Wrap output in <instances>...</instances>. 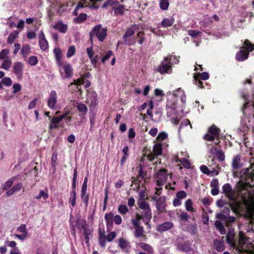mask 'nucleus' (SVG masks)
Listing matches in <instances>:
<instances>
[{
  "instance_id": "f257e3e1",
  "label": "nucleus",
  "mask_w": 254,
  "mask_h": 254,
  "mask_svg": "<svg viewBox=\"0 0 254 254\" xmlns=\"http://www.w3.org/2000/svg\"><path fill=\"white\" fill-rule=\"evenodd\" d=\"M173 97L168 98L166 104L167 116L171 118V121L174 125L179 124L180 119H178L177 104L176 97H180L181 102L185 104L186 102V96L185 91L181 88H178L172 93Z\"/></svg>"
},
{
  "instance_id": "f03ea898",
  "label": "nucleus",
  "mask_w": 254,
  "mask_h": 254,
  "mask_svg": "<svg viewBox=\"0 0 254 254\" xmlns=\"http://www.w3.org/2000/svg\"><path fill=\"white\" fill-rule=\"evenodd\" d=\"M226 241L230 246L236 249L240 253L245 251H251V249L247 245H251L252 244L249 241V239L245 237L244 233L242 231L239 232L238 244H236L234 241V234L230 232H228L227 234ZM250 247H252V246Z\"/></svg>"
},
{
  "instance_id": "7ed1b4c3",
  "label": "nucleus",
  "mask_w": 254,
  "mask_h": 254,
  "mask_svg": "<svg viewBox=\"0 0 254 254\" xmlns=\"http://www.w3.org/2000/svg\"><path fill=\"white\" fill-rule=\"evenodd\" d=\"M179 59L175 56H168L162 61L161 64L157 68L156 70L161 74H170L172 73V65L179 63Z\"/></svg>"
},
{
  "instance_id": "20e7f679",
  "label": "nucleus",
  "mask_w": 254,
  "mask_h": 254,
  "mask_svg": "<svg viewBox=\"0 0 254 254\" xmlns=\"http://www.w3.org/2000/svg\"><path fill=\"white\" fill-rule=\"evenodd\" d=\"M141 219V217L139 214H136L135 218L131 219V222L134 229V236L136 238L141 237L144 239H146V237L144 235V228L140 225Z\"/></svg>"
},
{
  "instance_id": "39448f33",
  "label": "nucleus",
  "mask_w": 254,
  "mask_h": 254,
  "mask_svg": "<svg viewBox=\"0 0 254 254\" xmlns=\"http://www.w3.org/2000/svg\"><path fill=\"white\" fill-rule=\"evenodd\" d=\"M243 48L247 51L241 50L236 54V59L238 61H243L248 59L249 52H252L254 49V45L248 40H246Z\"/></svg>"
},
{
  "instance_id": "423d86ee",
  "label": "nucleus",
  "mask_w": 254,
  "mask_h": 254,
  "mask_svg": "<svg viewBox=\"0 0 254 254\" xmlns=\"http://www.w3.org/2000/svg\"><path fill=\"white\" fill-rule=\"evenodd\" d=\"M57 65L62 78H69L72 76L73 70L70 64L62 62Z\"/></svg>"
},
{
  "instance_id": "0eeeda50",
  "label": "nucleus",
  "mask_w": 254,
  "mask_h": 254,
  "mask_svg": "<svg viewBox=\"0 0 254 254\" xmlns=\"http://www.w3.org/2000/svg\"><path fill=\"white\" fill-rule=\"evenodd\" d=\"M241 177L246 181L247 183L254 181V164L251 163L250 167L243 169L241 172Z\"/></svg>"
},
{
  "instance_id": "6e6552de",
  "label": "nucleus",
  "mask_w": 254,
  "mask_h": 254,
  "mask_svg": "<svg viewBox=\"0 0 254 254\" xmlns=\"http://www.w3.org/2000/svg\"><path fill=\"white\" fill-rule=\"evenodd\" d=\"M169 174L165 169H160L157 171L155 176V180L158 186H162L168 179Z\"/></svg>"
},
{
  "instance_id": "1a4fd4ad",
  "label": "nucleus",
  "mask_w": 254,
  "mask_h": 254,
  "mask_svg": "<svg viewBox=\"0 0 254 254\" xmlns=\"http://www.w3.org/2000/svg\"><path fill=\"white\" fill-rule=\"evenodd\" d=\"M92 34L95 35L99 41L102 42L107 36L106 29L101 25L95 26L92 30Z\"/></svg>"
},
{
  "instance_id": "9d476101",
  "label": "nucleus",
  "mask_w": 254,
  "mask_h": 254,
  "mask_svg": "<svg viewBox=\"0 0 254 254\" xmlns=\"http://www.w3.org/2000/svg\"><path fill=\"white\" fill-rule=\"evenodd\" d=\"M220 130L214 125L210 127L208 133L204 136V139L208 141H212L217 138Z\"/></svg>"
},
{
  "instance_id": "9b49d317",
  "label": "nucleus",
  "mask_w": 254,
  "mask_h": 254,
  "mask_svg": "<svg viewBox=\"0 0 254 254\" xmlns=\"http://www.w3.org/2000/svg\"><path fill=\"white\" fill-rule=\"evenodd\" d=\"M137 37L139 38L138 42L139 44H142L144 41L143 33L139 32L137 33ZM125 42L128 45H134L136 42V36L134 35L129 37L124 38Z\"/></svg>"
},
{
  "instance_id": "f8f14e48",
  "label": "nucleus",
  "mask_w": 254,
  "mask_h": 254,
  "mask_svg": "<svg viewBox=\"0 0 254 254\" xmlns=\"http://www.w3.org/2000/svg\"><path fill=\"white\" fill-rule=\"evenodd\" d=\"M162 147L160 143H156L154 145L153 153H150L146 155L147 159L149 161H153L155 156H159L162 154Z\"/></svg>"
},
{
  "instance_id": "ddd939ff",
  "label": "nucleus",
  "mask_w": 254,
  "mask_h": 254,
  "mask_svg": "<svg viewBox=\"0 0 254 254\" xmlns=\"http://www.w3.org/2000/svg\"><path fill=\"white\" fill-rule=\"evenodd\" d=\"M152 198L154 200H156V206L157 207V209L158 211H159L160 212H163L165 211L166 204H165V201H166V198L165 196H161L159 198L157 196H153Z\"/></svg>"
},
{
  "instance_id": "4468645a",
  "label": "nucleus",
  "mask_w": 254,
  "mask_h": 254,
  "mask_svg": "<svg viewBox=\"0 0 254 254\" xmlns=\"http://www.w3.org/2000/svg\"><path fill=\"white\" fill-rule=\"evenodd\" d=\"M24 65L21 62H16L14 63L12 71L19 79H21L23 72Z\"/></svg>"
},
{
  "instance_id": "2eb2a0df",
  "label": "nucleus",
  "mask_w": 254,
  "mask_h": 254,
  "mask_svg": "<svg viewBox=\"0 0 254 254\" xmlns=\"http://www.w3.org/2000/svg\"><path fill=\"white\" fill-rule=\"evenodd\" d=\"M223 192L230 200H235L237 194L232 189V187L229 184H226L223 186Z\"/></svg>"
},
{
  "instance_id": "dca6fc26",
  "label": "nucleus",
  "mask_w": 254,
  "mask_h": 254,
  "mask_svg": "<svg viewBox=\"0 0 254 254\" xmlns=\"http://www.w3.org/2000/svg\"><path fill=\"white\" fill-rule=\"evenodd\" d=\"M194 79L195 80V84L198 86V87L202 88V83L203 82L200 80V79L202 80H206L209 78V74L206 72H204L201 73L196 74L194 76Z\"/></svg>"
},
{
  "instance_id": "f3484780",
  "label": "nucleus",
  "mask_w": 254,
  "mask_h": 254,
  "mask_svg": "<svg viewBox=\"0 0 254 254\" xmlns=\"http://www.w3.org/2000/svg\"><path fill=\"white\" fill-rule=\"evenodd\" d=\"M57 102V94L55 91L53 90L50 94L48 105L50 109H55L56 104Z\"/></svg>"
},
{
  "instance_id": "a211bd4d",
  "label": "nucleus",
  "mask_w": 254,
  "mask_h": 254,
  "mask_svg": "<svg viewBox=\"0 0 254 254\" xmlns=\"http://www.w3.org/2000/svg\"><path fill=\"white\" fill-rule=\"evenodd\" d=\"M97 94L94 91L88 92L87 95L86 103L90 106L94 107L97 104Z\"/></svg>"
},
{
  "instance_id": "6ab92c4d",
  "label": "nucleus",
  "mask_w": 254,
  "mask_h": 254,
  "mask_svg": "<svg viewBox=\"0 0 254 254\" xmlns=\"http://www.w3.org/2000/svg\"><path fill=\"white\" fill-rule=\"evenodd\" d=\"M39 44L41 50L45 51L49 48L47 40L45 39L43 31H40L39 35Z\"/></svg>"
},
{
  "instance_id": "aec40b11",
  "label": "nucleus",
  "mask_w": 254,
  "mask_h": 254,
  "mask_svg": "<svg viewBox=\"0 0 254 254\" xmlns=\"http://www.w3.org/2000/svg\"><path fill=\"white\" fill-rule=\"evenodd\" d=\"M118 246L126 252L128 251L131 247L129 242L124 238H121L119 239Z\"/></svg>"
},
{
  "instance_id": "412c9836",
  "label": "nucleus",
  "mask_w": 254,
  "mask_h": 254,
  "mask_svg": "<svg viewBox=\"0 0 254 254\" xmlns=\"http://www.w3.org/2000/svg\"><path fill=\"white\" fill-rule=\"evenodd\" d=\"M71 85L75 84L77 85V89L80 91V88L79 86L80 85H84L85 87H88L90 85V82L84 77H81L77 80H74L73 82L70 84Z\"/></svg>"
},
{
  "instance_id": "4be33fe9",
  "label": "nucleus",
  "mask_w": 254,
  "mask_h": 254,
  "mask_svg": "<svg viewBox=\"0 0 254 254\" xmlns=\"http://www.w3.org/2000/svg\"><path fill=\"white\" fill-rule=\"evenodd\" d=\"M141 217V219L143 220L144 223L145 224H147L149 228H150V225L148 224V223L150 219L152 218V213L151 210H148L146 211H142V215H140Z\"/></svg>"
},
{
  "instance_id": "5701e85b",
  "label": "nucleus",
  "mask_w": 254,
  "mask_h": 254,
  "mask_svg": "<svg viewBox=\"0 0 254 254\" xmlns=\"http://www.w3.org/2000/svg\"><path fill=\"white\" fill-rule=\"evenodd\" d=\"M174 227V224L171 222H165L157 227V230L159 232H163L172 229Z\"/></svg>"
},
{
  "instance_id": "b1692460",
  "label": "nucleus",
  "mask_w": 254,
  "mask_h": 254,
  "mask_svg": "<svg viewBox=\"0 0 254 254\" xmlns=\"http://www.w3.org/2000/svg\"><path fill=\"white\" fill-rule=\"evenodd\" d=\"M181 154L182 155H184V156H185V157L182 158L180 159L178 158L177 159H176V162H180L185 168H189L190 167V163L187 159V157H189L187 153L186 152H181Z\"/></svg>"
},
{
  "instance_id": "393cba45",
  "label": "nucleus",
  "mask_w": 254,
  "mask_h": 254,
  "mask_svg": "<svg viewBox=\"0 0 254 254\" xmlns=\"http://www.w3.org/2000/svg\"><path fill=\"white\" fill-rule=\"evenodd\" d=\"M53 28L61 33H65L67 30V25L63 22L59 21L53 26Z\"/></svg>"
},
{
  "instance_id": "a878e982",
  "label": "nucleus",
  "mask_w": 254,
  "mask_h": 254,
  "mask_svg": "<svg viewBox=\"0 0 254 254\" xmlns=\"http://www.w3.org/2000/svg\"><path fill=\"white\" fill-rule=\"evenodd\" d=\"M211 187V193L213 195H217L219 193V183L217 179H213L210 184Z\"/></svg>"
},
{
  "instance_id": "bb28decb",
  "label": "nucleus",
  "mask_w": 254,
  "mask_h": 254,
  "mask_svg": "<svg viewBox=\"0 0 254 254\" xmlns=\"http://www.w3.org/2000/svg\"><path fill=\"white\" fill-rule=\"evenodd\" d=\"M178 249L182 251L188 252L191 250V244L189 242H185L183 244L177 243Z\"/></svg>"
},
{
  "instance_id": "cd10ccee",
  "label": "nucleus",
  "mask_w": 254,
  "mask_h": 254,
  "mask_svg": "<svg viewBox=\"0 0 254 254\" xmlns=\"http://www.w3.org/2000/svg\"><path fill=\"white\" fill-rule=\"evenodd\" d=\"M230 210L228 207H225L223 210V213H217L216 217L217 219L226 221L229 215Z\"/></svg>"
},
{
  "instance_id": "c85d7f7f",
  "label": "nucleus",
  "mask_w": 254,
  "mask_h": 254,
  "mask_svg": "<svg viewBox=\"0 0 254 254\" xmlns=\"http://www.w3.org/2000/svg\"><path fill=\"white\" fill-rule=\"evenodd\" d=\"M241 96L245 100V103L243 109V110H244V109H246L249 104H251V105H252L254 107V101H253L252 103H250V102L248 100L247 94L245 91L244 90L241 92ZM243 112H244V111H243Z\"/></svg>"
},
{
  "instance_id": "c756f323",
  "label": "nucleus",
  "mask_w": 254,
  "mask_h": 254,
  "mask_svg": "<svg viewBox=\"0 0 254 254\" xmlns=\"http://www.w3.org/2000/svg\"><path fill=\"white\" fill-rule=\"evenodd\" d=\"M175 19L173 17L164 18L161 23V25L163 27H168L171 26L174 23Z\"/></svg>"
},
{
  "instance_id": "7c9ffc66",
  "label": "nucleus",
  "mask_w": 254,
  "mask_h": 254,
  "mask_svg": "<svg viewBox=\"0 0 254 254\" xmlns=\"http://www.w3.org/2000/svg\"><path fill=\"white\" fill-rule=\"evenodd\" d=\"M242 166L241 163V157L240 155L235 156L232 160V167L234 169H237Z\"/></svg>"
},
{
  "instance_id": "2f4dec72",
  "label": "nucleus",
  "mask_w": 254,
  "mask_h": 254,
  "mask_svg": "<svg viewBox=\"0 0 254 254\" xmlns=\"http://www.w3.org/2000/svg\"><path fill=\"white\" fill-rule=\"evenodd\" d=\"M22 187V185L21 183L17 184L14 186L12 189L9 190L6 192L7 196H10L15 193V192L19 191Z\"/></svg>"
},
{
  "instance_id": "473e14b6",
  "label": "nucleus",
  "mask_w": 254,
  "mask_h": 254,
  "mask_svg": "<svg viewBox=\"0 0 254 254\" xmlns=\"http://www.w3.org/2000/svg\"><path fill=\"white\" fill-rule=\"evenodd\" d=\"M54 53L55 56L57 64L62 63L61 49L58 47L55 48L54 50Z\"/></svg>"
},
{
  "instance_id": "72a5a7b5",
  "label": "nucleus",
  "mask_w": 254,
  "mask_h": 254,
  "mask_svg": "<svg viewBox=\"0 0 254 254\" xmlns=\"http://www.w3.org/2000/svg\"><path fill=\"white\" fill-rule=\"evenodd\" d=\"M31 53V49L28 45H25L22 46L21 50V53L23 57L25 59Z\"/></svg>"
},
{
  "instance_id": "f704fd0d",
  "label": "nucleus",
  "mask_w": 254,
  "mask_h": 254,
  "mask_svg": "<svg viewBox=\"0 0 254 254\" xmlns=\"http://www.w3.org/2000/svg\"><path fill=\"white\" fill-rule=\"evenodd\" d=\"M80 222L81 225V228L80 229V231H83V233L84 234L85 239H87L88 235H89L88 231L87 229V225L86 222L83 220H79L77 223Z\"/></svg>"
},
{
  "instance_id": "c9c22d12",
  "label": "nucleus",
  "mask_w": 254,
  "mask_h": 254,
  "mask_svg": "<svg viewBox=\"0 0 254 254\" xmlns=\"http://www.w3.org/2000/svg\"><path fill=\"white\" fill-rule=\"evenodd\" d=\"M138 246L141 247L144 251H146L147 253L150 254H153L154 252L153 248L147 244L140 243L138 244Z\"/></svg>"
},
{
  "instance_id": "e433bc0d",
  "label": "nucleus",
  "mask_w": 254,
  "mask_h": 254,
  "mask_svg": "<svg viewBox=\"0 0 254 254\" xmlns=\"http://www.w3.org/2000/svg\"><path fill=\"white\" fill-rule=\"evenodd\" d=\"M49 197L48 191L47 190H40L38 195L35 196L37 199L43 198L44 200H46Z\"/></svg>"
},
{
  "instance_id": "4c0bfd02",
  "label": "nucleus",
  "mask_w": 254,
  "mask_h": 254,
  "mask_svg": "<svg viewBox=\"0 0 254 254\" xmlns=\"http://www.w3.org/2000/svg\"><path fill=\"white\" fill-rule=\"evenodd\" d=\"M192 201L190 199H187L185 203V206L187 211L193 212L195 211L194 209L192 207Z\"/></svg>"
},
{
  "instance_id": "58836bf2",
  "label": "nucleus",
  "mask_w": 254,
  "mask_h": 254,
  "mask_svg": "<svg viewBox=\"0 0 254 254\" xmlns=\"http://www.w3.org/2000/svg\"><path fill=\"white\" fill-rule=\"evenodd\" d=\"M76 107L79 112H80L82 115H85L87 112V108L86 106L83 103H77Z\"/></svg>"
},
{
  "instance_id": "ea45409f",
  "label": "nucleus",
  "mask_w": 254,
  "mask_h": 254,
  "mask_svg": "<svg viewBox=\"0 0 254 254\" xmlns=\"http://www.w3.org/2000/svg\"><path fill=\"white\" fill-rule=\"evenodd\" d=\"M160 8L163 10H166L168 9L170 3L169 0H159Z\"/></svg>"
},
{
  "instance_id": "a19ab883",
  "label": "nucleus",
  "mask_w": 254,
  "mask_h": 254,
  "mask_svg": "<svg viewBox=\"0 0 254 254\" xmlns=\"http://www.w3.org/2000/svg\"><path fill=\"white\" fill-rule=\"evenodd\" d=\"M214 245H215L216 250L217 251L222 252L224 250L225 246H224L223 242H222L220 241L215 240L214 241Z\"/></svg>"
},
{
  "instance_id": "79ce46f5",
  "label": "nucleus",
  "mask_w": 254,
  "mask_h": 254,
  "mask_svg": "<svg viewBox=\"0 0 254 254\" xmlns=\"http://www.w3.org/2000/svg\"><path fill=\"white\" fill-rule=\"evenodd\" d=\"M69 202L72 207H74L76 202V192L74 190L70 192Z\"/></svg>"
},
{
  "instance_id": "37998d69",
  "label": "nucleus",
  "mask_w": 254,
  "mask_h": 254,
  "mask_svg": "<svg viewBox=\"0 0 254 254\" xmlns=\"http://www.w3.org/2000/svg\"><path fill=\"white\" fill-rule=\"evenodd\" d=\"M139 206V208L142 210V211L150 209L148 204L144 200H140Z\"/></svg>"
},
{
  "instance_id": "c03bdc74",
  "label": "nucleus",
  "mask_w": 254,
  "mask_h": 254,
  "mask_svg": "<svg viewBox=\"0 0 254 254\" xmlns=\"http://www.w3.org/2000/svg\"><path fill=\"white\" fill-rule=\"evenodd\" d=\"M11 64L12 62L10 60H5L2 62L0 67L5 70H8L11 66Z\"/></svg>"
},
{
  "instance_id": "a18cd8bd",
  "label": "nucleus",
  "mask_w": 254,
  "mask_h": 254,
  "mask_svg": "<svg viewBox=\"0 0 254 254\" xmlns=\"http://www.w3.org/2000/svg\"><path fill=\"white\" fill-rule=\"evenodd\" d=\"M18 35V32L14 31L10 33L8 36L7 42L9 44H12L14 40L17 37Z\"/></svg>"
},
{
  "instance_id": "49530a36",
  "label": "nucleus",
  "mask_w": 254,
  "mask_h": 254,
  "mask_svg": "<svg viewBox=\"0 0 254 254\" xmlns=\"http://www.w3.org/2000/svg\"><path fill=\"white\" fill-rule=\"evenodd\" d=\"M200 169L203 173L207 175H211L213 176L214 175H217L218 174V172L217 171H216L215 172V174H212L211 172H210L207 167L204 165L201 166L200 167Z\"/></svg>"
},
{
  "instance_id": "de8ad7c7",
  "label": "nucleus",
  "mask_w": 254,
  "mask_h": 254,
  "mask_svg": "<svg viewBox=\"0 0 254 254\" xmlns=\"http://www.w3.org/2000/svg\"><path fill=\"white\" fill-rule=\"evenodd\" d=\"M135 27L134 26L130 27L129 29H127V30L126 31L124 38H127L129 37L130 36H133L134 34V31Z\"/></svg>"
},
{
  "instance_id": "09e8293b",
  "label": "nucleus",
  "mask_w": 254,
  "mask_h": 254,
  "mask_svg": "<svg viewBox=\"0 0 254 254\" xmlns=\"http://www.w3.org/2000/svg\"><path fill=\"white\" fill-rule=\"evenodd\" d=\"M201 32L198 30H189L188 34L193 38H196L201 36Z\"/></svg>"
},
{
  "instance_id": "8fccbe9b",
  "label": "nucleus",
  "mask_w": 254,
  "mask_h": 254,
  "mask_svg": "<svg viewBox=\"0 0 254 254\" xmlns=\"http://www.w3.org/2000/svg\"><path fill=\"white\" fill-rule=\"evenodd\" d=\"M118 211L121 214H126L128 212V209L126 205H120L118 207Z\"/></svg>"
},
{
  "instance_id": "3c124183",
  "label": "nucleus",
  "mask_w": 254,
  "mask_h": 254,
  "mask_svg": "<svg viewBox=\"0 0 254 254\" xmlns=\"http://www.w3.org/2000/svg\"><path fill=\"white\" fill-rule=\"evenodd\" d=\"M81 198L86 206L88 205L89 195L86 193V191H81Z\"/></svg>"
},
{
  "instance_id": "603ef678",
  "label": "nucleus",
  "mask_w": 254,
  "mask_h": 254,
  "mask_svg": "<svg viewBox=\"0 0 254 254\" xmlns=\"http://www.w3.org/2000/svg\"><path fill=\"white\" fill-rule=\"evenodd\" d=\"M75 52V48L74 46H71L69 47L67 52L66 56L67 58H70L73 56Z\"/></svg>"
},
{
  "instance_id": "864d4df0",
  "label": "nucleus",
  "mask_w": 254,
  "mask_h": 254,
  "mask_svg": "<svg viewBox=\"0 0 254 254\" xmlns=\"http://www.w3.org/2000/svg\"><path fill=\"white\" fill-rule=\"evenodd\" d=\"M14 182L13 179L11 178L6 181L3 185V189L8 190L9 189L13 184Z\"/></svg>"
},
{
  "instance_id": "5fc2aeb1",
  "label": "nucleus",
  "mask_w": 254,
  "mask_h": 254,
  "mask_svg": "<svg viewBox=\"0 0 254 254\" xmlns=\"http://www.w3.org/2000/svg\"><path fill=\"white\" fill-rule=\"evenodd\" d=\"M38 59L36 56H31L29 57L28 60V63L31 65H35L38 63Z\"/></svg>"
},
{
  "instance_id": "6e6d98bb",
  "label": "nucleus",
  "mask_w": 254,
  "mask_h": 254,
  "mask_svg": "<svg viewBox=\"0 0 254 254\" xmlns=\"http://www.w3.org/2000/svg\"><path fill=\"white\" fill-rule=\"evenodd\" d=\"M116 233L114 231H113L108 234L105 237L108 242H111L116 238Z\"/></svg>"
},
{
  "instance_id": "4d7b16f0",
  "label": "nucleus",
  "mask_w": 254,
  "mask_h": 254,
  "mask_svg": "<svg viewBox=\"0 0 254 254\" xmlns=\"http://www.w3.org/2000/svg\"><path fill=\"white\" fill-rule=\"evenodd\" d=\"M86 18V14L81 13L79 16L74 19V21L77 23H81L84 21Z\"/></svg>"
},
{
  "instance_id": "13d9d810",
  "label": "nucleus",
  "mask_w": 254,
  "mask_h": 254,
  "mask_svg": "<svg viewBox=\"0 0 254 254\" xmlns=\"http://www.w3.org/2000/svg\"><path fill=\"white\" fill-rule=\"evenodd\" d=\"M40 101H39L38 99L37 98H35L34 99L33 101L30 102V103L28 105V109H34L36 107V106Z\"/></svg>"
},
{
  "instance_id": "bf43d9fd",
  "label": "nucleus",
  "mask_w": 254,
  "mask_h": 254,
  "mask_svg": "<svg viewBox=\"0 0 254 254\" xmlns=\"http://www.w3.org/2000/svg\"><path fill=\"white\" fill-rule=\"evenodd\" d=\"M188 125H190V128L191 129L192 128V127L190 125V122L188 120L186 119L181 123L180 127L179 128V131L180 132L181 129L183 128L185 126H187Z\"/></svg>"
},
{
  "instance_id": "052dcab7",
  "label": "nucleus",
  "mask_w": 254,
  "mask_h": 254,
  "mask_svg": "<svg viewBox=\"0 0 254 254\" xmlns=\"http://www.w3.org/2000/svg\"><path fill=\"white\" fill-rule=\"evenodd\" d=\"M215 225L216 227L220 230L221 233L223 234L224 233L223 231L224 230V228L221 222L219 220H217L215 222Z\"/></svg>"
},
{
  "instance_id": "680f3d73",
  "label": "nucleus",
  "mask_w": 254,
  "mask_h": 254,
  "mask_svg": "<svg viewBox=\"0 0 254 254\" xmlns=\"http://www.w3.org/2000/svg\"><path fill=\"white\" fill-rule=\"evenodd\" d=\"M17 231L18 232L22 233V234H26L28 235V232L25 224H22L19 227H18L17 228Z\"/></svg>"
},
{
  "instance_id": "e2e57ef3",
  "label": "nucleus",
  "mask_w": 254,
  "mask_h": 254,
  "mask_svg": "<svg viewBox=\"0 0 254 254\" xmlns=\"http://www.w3.org/2000/svg\"><path fill=\"white\" fill-rule=\"evenodd\" d=\"M216 156L220 161H223L225 160V155L222 151H217L216 153Z\"/></svg>"
},
{
  "instance_id": "0e129e2a",
  "label": "nucleus",
  "mask_w": 254,
  "mask_h": 254,
  "mask_svg": "<svg viewBox=\"0 0 254 254\" xmlns=\"http://www.w3.org/2000/svg\"><path fill=\"white\" fill-rule=\"evenodd\" d=\"M243 122L244 123V124L246 125L247 127H251V126H252V120L251 117H250V118L248 117H245L243 119Z\"/></svg>"
},
{
  "instance_id": "69168bd1",
  "label": "nucleus",
  "mask_w": 254,
  "mask_h": 254,
  "mask_svg": "<svg viewBox=\"0 0 254 254\" xmlns=\"http://www.w3.org/2000/svg\"><path fill=\"white\" fill-rule=\"evenodd\" d=\"M168 137V134L167 133L165 132H162L160 133L157 137V139L159 141H162L165 139H166Z\"/></svg>"
},
{
  "instance_id": "338daca9",
  "label": "nucleus",
  "mask_w": 254,
  "mask_h": 254,
  "mask_svg": "<svg viewBox=\"0 0 254 254\" xmlns=\"http://www.w3.org/2000/svg\"><path fill=\"white\" fill-rule=\"evenodd\" d=\"M2 83L7 86L12 84V80L9 77H4L2 79Z\"/></svg>"
},
{
  "instance_id": "774afa93",
  "label": "nucleus",
  "mask_w": 254,
  "mask_h": 254,
  "mask_svg": "<svg viewBox=\"0 0 254 254\" xmlns=\"http://www.w3.org/2000/svg\"><path fill=\"white\" fill-rule=\"evenodd\" d=\"M187 195V193L184 190L180 191L176 194L177 197L180 199L185 198L186 197Z\"/></svg>"
}]
</instances>
